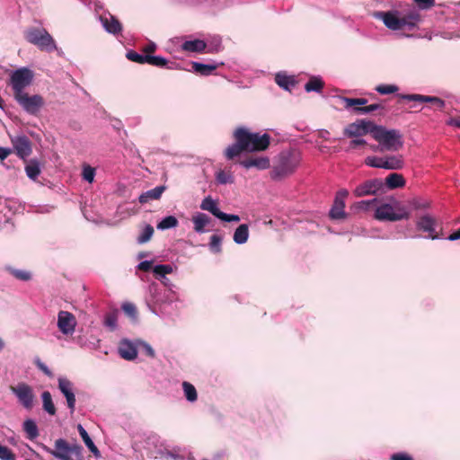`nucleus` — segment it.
<instances>
[{
  "label": "nucleus",
  "mask_w": 460,
  "mask_h": 460,
  "mask_svg": "<svg viewBox=\"0 0 460 460\" xmlns=\"http://www.w3.org/2000/svg\"><path fill=\"white\" fill-rule=\"evenodd\" d=\"M420 9L428 10L435 5V0H414Z\"/></svg>",
  "instance_id": "5fc2aeb1"
},
{
  "label": "nucleus",
  "mask_w": 460,
  "mask_h": 460,
  "mask_svg": "<svg viewBox=\"0 0 460 460\" xmlns=\"http://www.w3.org/2000/svg\"><path fill=\"white\" fill-rule=\"evenodd\" d=\"M34 363L38 367V368L41 370L46 376L49 377L52 376V372L43 362H41V360L39 358L35 359Z\"/></svg>",
  "instance_id": "4d7b16f0"
},
{
  "label": "nucleus",
  "mask_w": 460,
  "mask_h": 460,
  "mask_svg": "<svg viewBox=\"0 0 460 460\" xmlns=\"http://www.w3.org/2000/svg\"><path fill=\"white\" fill-rule=\"evenodd\" d=\"M221 243H222V238L217 234H213L210 237V243H209L210 250L215 253H220L222 252Z\"/></svg>",
  "instance_id": "a18cd8bd"
},
{
  "label": "nucleus",
  "mask_w": 460,
  "mask_h": 460,
  "mask_svg": "<svg viewBox=\"0 0 460 460\" xmlns=\"http://www.w3.org/2000/svg\"><path fill=\"white\" fill-rule=\"evenodd\" d=\"M58 388L66 399L67 407L71 412L75 409V396L73 392V384L66 378L58 379Z\"/></svg>",
  "instance_id": "a211bd4d"
},
{
  "label": "nucleus",
  "mask_w": 460,
  "mask_h": 460,
  "mask_svg": "<svg viewBox=\"0 0 460 460\" xmlns=\"http://www.w3.org/2000/svg\"><path fill=\"white\" fill-rule=\"evenodd\" d=\"M238 129L243 139L242 141L246 145L247 152H261L270 146V136L269 134L252 133L243 127H239Z\"/></svg>",
  "instance_id": "39448f33"
},
{
  "label": "nucleus",
  "mask_w": 460,
  "mask_h": 460,
  "mask_svg": "<svg viewBox=\"0 0 460 460\" xmlns=\"http://www.w3.org/2000/svg\"><path fill=\"white\" fill-rule=\"evenodd\" d=\"M142 349L144 353L149 357V358H155V352L154 349L147 343V342H142L141 343Z\"/></svg>",
  "instance_id": "bf43d9fd"
},
{
  "label": "nucleus",
  "mask_w": 460,
  "mask_h": 460,
  "mask_svg": "<svg viewBox=\"0 0 460 460\" xmlns=\"http://www.w3.org/2000/svg\"><path fill=\"white\" fill-rule=\"evenodd\" d=\"M76 320L73 314L67 311H60L58 316V326L64 334H71L75 332Z\"/></svg>",
  "instance_id": "dca6fc26"
},
{
  "label": "nucleus",
  "mask_w": 460,
  "mask_h": 460,
  "mask_svg": "<svg viewBox=\"0 0 460 460\" xmlns=\"http://www.w3.org/2000/svg\"><path fill=\"white\" fill-rule=\"evenodd\" d=\"M178 219L173 216H168L163 218L158 224L157 228L160 230H166L169 228L176 227L178 226Z\"/></svg>",
  "instance_id": "58836bf2"
},
{
  "label": "nucleus",
  "mask_w": 460,
  "mask_h": 460,
  "mask_svg": "<svg viewBox=\"0 0 460 460\" xmlns=\"http://www.w3.org/2000/svg\"><path fill=\"white\" fill-rule=\"evenodd\" d=\"M123 312L130 318L136 319L137 315V310L134 304L127 302L122 305Z\"/></svg>",
  "instance_id": "de8ad7c7"
},
{
  "label": "nucleus",
  "mask_w": 460,
  "mask_h": 460,
  "mask_svg": "<svg viewBox=\"0 0 460 460\" xmlns=\"http://www.w3.org/2000/svg\"><path fill=\"white\" fill-rule=\"evenodd\" d=\"M118 349L119 356L126 360H133L137 356L136 347L128 340L120 341Z\"/></svg>",
  "instance_id": "412c9836"
},
{
  "label": "nucleus",
  "mask_w": 460,
  "mask_h": 460,
  "mask_svg": "<svg viewBox=\"0 0 460 460\" xmlns=\"http://www.w3.org/2000/svg\"><path fill=\"white\" fill-rule=\"evenodd\" d=\"M126 58L132 61V62H136V63H138V64H146L147 63V55H141V54H138L137 53L136 51L134 50H129L127 52L126 54Z\"/></svg>",
  "instance_id": "37998d69"
},
{
  "label": "nucleus",
  "mask_w": 460,
  "mask_h": 460,
  "mask_svg": "<svg viewBox=\"0 0 460 460\" xmlns=\"http://www.w3.org/2000/svg\"><path fill=\"white\" fill-rule=\"evenodd\" d=\"M385 25L393 31L415 29L421 21L420 14L416 10H411L403 16H399L398 12H381L377 14Z\"/></svg>",
  "instance_id": "f03ea898"
},
{
  "label": "nucleus",
  "mask_w": 460,
  "mask_h": 460,
  "mask_svg": "<svg viewBox=\"0 0 460 460\" xmlns=\"http://www.w3.org/2000/svg\"><path fill=\"white\" fill-rule=\"evenodd\" d=\"M151 268H152V261H141L137 266V269L139 270H142L145 272L149 271L151 270Z\"/></svg>",
  "instance_id": "680f3d73"
},
{
  "label": "nucleus",
  "mask_w": 460,
  "mask_h": 460,
  "mask_svg": "<svg viewBox=\"0 0 460 460\" xmlns=\"http://www.w3.org/2000/svg\"><path fill=\"white\" fill-rule=\"evenodd\" d=\"M7 270L17 279L22 281H28L31 279V272L23 270H17L12 267H8Z\"/></svg>",
  "instance_id": "ea45409f"
},
{
  "label": "nucleus",
  "mask_w": 460,
  "mask_h": 460,
  "mask_svg": "<svg viewBox=\"0 0 460 460\" xmlns=\"http://www.w3.org/2000/svg\"><path fill=\"white\" fill-rule=\"evenodd\" d=\"M367 142L364 139H353L349 143V148L355 149L359 146H366Z\"/></svg>",
  "instance_id": "338daca9"
},
{
  "label": "nucleus",
  "mask_w": 460,
  "mask_h": 460,
  "mask_svg": "<svg viewBox=\"0 0 460 460\" xmlns=\"http://www.w3.org/2000/svg\"><path fill=\"white\" fill-rule=\"evenodd\" d=\"M376 91L380 94L394 93L398 91V87L394 84H380L376 87Z\"/></svg>",
  "instance_id": "09e8293b"
},
{
  "label": "nucleus",
  "mask_w": 460,
  "mask_h": 460,
  "mask_svg": "<svg viewBox=\"0 0 460 460\" xmlns=\"http://www.w3.org/2000/svg\"><path fill=\"white\" fill-rule=\"evenodd\" d=\"M216 178L217 181L221 184L233 183L234 181L231 172L223 170L217 173Z\"/></svg>",
  "instance_id": "c03bdc74"
},
{
  "label": "nucleus",
  "mask_w": 460,
  "mask_h": 460,
  "mask_svg": "<svg viewBox=\"0 0 460 460\" xmlns=\"http://www.w3.org/2000/svg\"><path fill=\"white\" fill-rule=\"evenodd\" d=\"M184 395L189 402H195L198 398V394L195 386L189 382L182 383Z\"/></svg>",
  "instance_id": "4c0bfd02"
},
{
  "label": "nucleus",
  "mask_w": 460,
  "mask_h": 460,
  "mask_svg": "<svg viewBox=\"0 0 460 460\" xmlns=\"http://www.w3.org/2000/svg\"><path fill=\"white\" fill-rule=\"evenodd\" d=\"M447 239L449 241H456L460 239V228L456 230V232L452 233Z\"/></svg>",
  "instance_id": "774afa93"
},
{
  "label": "nucleus",
  "mask_w": 460,
  "mask_h": 460,
  "mask_svg": "<svg viewBox=\"0 0 460 460\" xmlns=\"http://www.w3.org/2000/svg\"><path fill=\"white\" fill-rule=\"evenodd\" d=\"M240 164L246 169L254 167L258 170H265L270 166V162L266 156H251L240 161Z\"/></svg>",
  "instance_id": "aec40b11"
},
{
  "label": "nucleus",
  "mask_w": 460,
  "mask_h": 460,
  "mask_svg": "<svg viewBox=\"0 0 460 460\" xmlns=\"http://www.w3.org/2000/svg\"><path fill=\"white\" fill-rule=\"evenodd\" d=\"M41 398L44 411H47L49 415H55L57 410L52 401L51 394L49 391H44L41 394Z\"/></svg>",
  "instance_id": "c85d7f7f"
},
{
  "label": "nucleus",
  "mask_w": 460,
  "mask_h": 460,
  "mask_svg": "<svg viewBox=\"0 0 460 460\" xmlns=\"http://www.w3.org/2000/svg\"><path fill=\"white\" fill-rule=\"evenodd\" d=\"M220 220L222 221H225V222H239L240 221V217L238 215H230V214H226L225 212H222L220 217H219Z\"/></svg>",
  "instance_id": "13d9d810"
},
{
  "label": "nucleus",
  "mask_w": 460,
  "mask_h": 460,
  "mask_svg": "<svg viewBox=\"0 0 460 460\" xmlns=\"http://www.w3.org/2000/svg\"><path fill=\"white\" fill-rule=\"evenodd\" d=\"M27 176L31 180H36L40 173L39 162L35 159L31 160L25 166Z\"/></svg>",
  "instance_id": "f704fd0d"
},
{
  "label": "nucleus",
  "mask_w": 460,
  "mask_h": 460,
  "mask_svg": "<svg viewBox=\"0 0 460 460\" xmlns=\"http://www.w3.org/2000/svg\"><path fill=\"white\" fill-rule=\"evenodd\" d=\"M275 81L278 85L286 90H289L290 86H295L296 84V81L294 80L293 77L280 73L276 75Z\"/></svg>",
  "instance_id": "72a5a7b5"
},
{
  "label": "nucleus",
  "mask_w": 460,
  "mask_h": 460,
  "mask_svg": "<svg viewBox=\"0 0 460 460\" xmlns=\"http://www.w3.org/2000/svg\"><path fill=\"white\" fill-rule=\"evenodd\" d=\"M200 208L210 212L213 216L219 219L222 211L218 208L217 203L212 199L210 196L205 198L201 204Z\"/></svg>",
  "instance_id": "bb28decb"
},
{
  "label": "nucleus",
  "mask_w": 460,
  "mask_h": 460,
  "mask_svg": "<svg viewBox=\"0 0 460 460\" xmlns=\"http://www.w3.org/2000/svg\"><path fill=\"white\" fill-rule=\"evenodd\" d=\"M13 98L26 112L32 115L37 114L44 105V100L39 94L30 96L28 93H22Z\"/></svg>",
  "instance_id": "f8f14e48"
},
{
  "label": "nucleus",
  "mask_w": 460,
  "mask_h": 460,
  "mask_svg": "<svg viewBox=\"0 0 460 460\" xmlns=\"http://www.w3.org/2000/svg\"><path fill=\"white\" fill-rule=\"evenodd\" d=\"M406 181L402 174L393 172L385 178V185L389 190L403 188Z\"/></svg>",
  "instance_id": "b1692460"
},
{
  "label": "nucleus",
  "mask_w": 460,
  "mask_h": 460,
  "mask_svg": "<svg viewBox=\"0 0 460 460\" xmlns=\"http://www.w3.org/2000/svg\"><path fill=\"white\" fill-rule=\"evenodd\" d=\"M12 142L19 157L25 159L31 155V143L26 136L17 137Z\"/></svg>",
  "instance_id": "6ab92c4d"
},
{
  "label": "nucleus",
  "mask_w": 460,
  "mask_h": 460,
  "mask_svg": "<svg viewBox=\"0 0 460 460\" xmlns=\"http://www.w3.org/2000/svg\"><path fill=\"white\" fill-rule=\"evenodd\" d=\"M101 22L105 30L110 33L117 34L122 30L121 23L114 16H111L110 18L101 17Z\"/></svg>",
  "instance_id": "393cba45"
},
{
  "label": "nucleus",
  "mask_w": 460,
  "mask_h": 460,
  "mask_svg": "<svg viewBox=\"0 0 460 460\" xmlns=\"http://www.w3.org/2000/svg\"><path fill=\"white\" fill-rule=\"evenodd\" d=\"M23 429L27 433V438L31 440L39 436L38 427L32 420L29 419L23 422Z\"/></svg>",
  "instance_id": "e433bc0d"
},
{
  "label": "nucleus",
  "mask_w": 460,
  "mask_h": 460,
  "mask_svg": "<svg viewBox=\"0 0 460 460\" xmlns=\"http://www.w3.org/2000/svg\"><path fill=\"white\" fill-rule=\"evenodd\" d=\"M0 459L1 460H15V455L6 446L0 443Z\"/></svg>",
  "instance_id": "8fccbe9b"
},
{
  "label": "nucleus",
  "mask_w": 460,
  "mask_h": 460,
  "mask_svg": "<svg viewBox=\"0 0 460 460\" xmlns=\"http://www.w3.org/2000/svg\"><path fill=\"white\" fill-rule=\"evenodd\" d=\"M234 138L235 143L229 146L225 151V155L228 160H233L234 157L239 156L244 151L247 152L246 145L242 141L243 139L238 128L234 132Z\"/></svg>",
  "instance_id": "f3484780"
},
{
  "label": "nucleus",
  "mask_w": 460,
  "mask_h": 460,
  "mask_svg": "<svg viewBox=\"0 0 460 460\" xmlns=\"http://www.w3.org/2000/svg\"><path fill=\"white\" fill-rule=\"evenodd\" d=\"M390 460H414V458L405 452L394 453L390 456Z\"/></svg>",
  "instance_id": "6e6d98bb"
},
{
  "label": "nucleus",
  "mask_w": 460,
  "mask_h": 460,
  "mask_svg": "<svg viewBox=\"0 0 460 460\" xmlns=\"http://www.w3.org/2000/svg\"><path fill=\"white\" fill-rule=\"evenodd\" d=\"M375 126L371 121L359 119L349 124L344 129V135L348 137H361L367 133L371 134L372 127Z\"/></svg>",
  "instance_id": "4468645a"
},
{
  "label": "nucleus",
  "mask_w": 460,
  "mask_h": 460,
  "mask_svg": "<svg viewBox=\"0 0 460 460\" xmlns=\"http://www.w3.org/2000/svg\"><path fill=\"white\" fill-rule=\"evenodd\" d=\"M207 44L201 40H187L182 44V49L190 52H202Z\"/></svg>",
  "instance_id": "cd10ccee"
},
{
  "label": "nucleus",
  "mask_w": 460,
  "mask_h": 460,
  "mask_svg": "<svg viewBox=\"0 0 460 460\" xmlns=\"http://www.w3.org/2000/svg\"><path fill=\"white\" fill-rule=\"evenodd\" d=\"M371 136L378 142V146L373 147L374 151L396 152L403 146V137L398 129H387L383 126L372 127Z\"/></svg>",
  "instance_id": "f257e3e1"
},
{
  "label": "nucleus",
  "mask_w": 460,
  "mask_h": 460,
  "mask_svg": "<svg viewBox=\"0 0 460 460\" xmlns=\"http://www.w3.org/2000/svg\"><path fill=\"white\" fill-rule=\"evenodd\" d=\"M341 100L344 102V107L346 109L352 108L356 113L367 114L372 111H379L380 114H383V111H385V106L381 102H375L367 105L368 100L366 98L342 97Z\"/></svg>",
  "instance_id": "6e6552de"
},
{
  "label": "nucleus",
  "mask_w": 460,
  "mask_h": 460,
  "mask_svg": "<svg viewBox=\"0 0 460 460\" xmlns=\"http://www.w3.org/2000/svg\"><path fill=\"white\" fill-rule=\"evenodd\" d=\"M345 203L344 201H337L334 199V203L330 210V217L332 219H341L345 217Z\"/></svg>",
  "instance_id": "2f4dec72"
},
{
  "label": "nucleus",
  "mask_w": 460,
  "mask_h": 460,
  "mask_svg": "<svg viewBox=\"0 0 460 460\" xmlns=\"http://www.w3.org/2000/svg\"><path fill=\"white\" fill-rule=\"evenodd\" d=\"M409 217L408 212L403 209H399V211L396 212L390 204H383L375 211V218L379 221L395 222L402 219H408Z\"/></svg>",
  "instance_id": "9d476101"
},
{
  "label": "nucleus",
  "mask_w": 460,
  "mask_h": 460,
  "mask_svg": "<svg viewBox=\"0 0 460 460\" xmlns=\"http://www.w3.org/2000/svg\"><path fill=\"white\" fill-rule=\"evenodd\" d=\"M300 163V155L294 149L284 150L277 156L270 177L275 181L282 180L291 175Z\"/></svg>",
  "instance_id": "7ed1b4c3"
},
{
  "label": "nucleus",
  "mask_w": 460,
  "mask_h": 460,
  "mask_svg": "<svg viewBox=\"0 0 460 460\" xmlns=\"http://www.w3.org/2000/svg\"><path fill=\"white\" fill-rule=\"evenodd\" d=\"M146 59L147 64L157 67H164L168 64V60L160 56L147 55Z\"/></svg>",
  "instance_id": "79ce46f5"
},
{
  "label": "nucleus",
  "mask_w": 460,
  "mask_h": 460,
  "mask_svg": "<svg viewBox=\"0 0 460 460\" xmlns=\"http://www.w3.org/2000/svg\"><path fill=\"white\" fill-rule=\"evenodd\" d=\"M83 178L87 181L88 182H93L95 175V170L94 168L91 167L90 165H86L83 169Z\"/></svg>",
  "instance_id": "603ef678"
},
{
  "label": "nucleus",
  "mask_w": 460,
  "mask_h": 460,
  "mask_svg": "<svg viewBox=\"0 0 460 460\" xmlns=\"http://www.w3.org/2000/svg\"><path fill=\"white\" fill-rule=\"evenodd\" d=\"M384 183L381 179H371L363 181L359 185H358L354 190L353 194L355 197H364L368 195H376L383 187Z\"/></svg>",
  "instance_id": "ddd939ff"
},
{
  "label": "nucleus",
  "mask_w": 460,
  "mask_h": 460,
  "mask_svg": "<svg viewBox=\"0 0 460 460\" xmlns=\"http://www.w3.org/2000/svg\"><path fill=\"white\" fill-rule=\"evenodd\" d=\"M10 390L25 409L31 410L33 407L35 396L32 388L28 384L18 383L16 385H11Z\"/></svg>",
  "instance_id": "9b49d317"
},
{
  "label": "nucleus",
  "mask_w": 460,
  "mask_h": 460,
  "mask_svg": "<svg viewBox=\"0 0 460 460\" xmlns=\"http://www.w3.org/2000/svg\"><path fill=\"white\" fill-rule=\"evenodd\" d=\"M383 157L369 156L366 159V164L374 168H381Z\"/></svg>",
  "instance_id": "864d4df0"
},
{
  "label": "nucleus",
  "mask_w": 460,
  "mask_h": 460,
  "mask_svg": "<svg viewBox=\"0 0 460 460\" xmlns=\"http://www.w3.org/2000/svg\"><path fill=\"white\" fill-rule=\"evenodd\" d=\"M249 238V226L246 224L240 225L234 231L233 240L237 244H243Z\"/></svg>",
  "instance_id": "a878e982"
},
{
  "label": "nucleus",
  "mask_w": 460,
  "mask_h": 460,
  "mask_svg": "<svg viewBox=\"0 0 460 460\" xmlns=\"http://www.w3.org/2000/svg\"><path fill=\"white\" fill-rule=\"evenodd\" d=\"M26 40L40 49L51 52L57 49L55 40L50 34L43 28L32 27L25 31Z\"/></svg>",
  "instance_id": "20e7f679"
},
{
  "label": "nucleus",
  "mask_w": 460,
  "mask_h": 460,
  "mask_svg": "<svg viewBox=\"0 0 460 460\" xmlns=\"http://www.w3.org/2000/svg\"><path fill=\"white\" fill-rule=\"evenodd\" d=\"M156 49V45L154 42H151L143 48V52L145 55H151Z\"/></svg>",
  "instance_id": "69168bd1"
},
{
  "label": "nucleus",
  "mask_w": 460,
  "mask_h": 460,
  "mask_svg": "<svg viewBox=\"0 0 460 460\" xmlns=\"http://www.w3.org/2000/svg\"><path fill=\"white\" fill-rule=\"evenodd\" d=\"M33 80V72L22 67L13 71L10 76V85L13 91V97L24 93V89L31 84Z\"/></svg>",
  "instance_id": "0eeeda50"
},
{
  "label": "nucleus",
  "mask_w": 460,
  "mask_h": 460,
  "mask_svg": "<svg viewBox=\"0 0 460 460\" xmlns=\"http://www.w3.org/2000/svg\"><path fill=\"white\" fill-rule=\"evenodd\" d=\"M154 234V227L151 225H146L143 229L142 234L137 237L138 243H145L152 238Z\"/></svg>",
  "instance_id": "a19ab883"
},
{
  "label": "nucleus",
  "mask_w": 460,
  "mask_h": 460,
  "mask_svg": "<svg viewBox=\"0 0 460 460\" xmlns=\"http://www.w3.org/2000/svg\"><path fill=\"white\" fill-rule=\"evenodd\" d=\"M349 191L346 189L340 190L335 197V200L337 201H344V199L348 197Z\"/></svg>",
  "instance_id": "0e129e2a"
},
{
  "label": "nucleus",
  "mask_w": 460,
  "mask_h": 460,
  "mask_svg": "<svg viewBox=\"0 0 460 460\" xmlns=\"http://www.w3.org/2000/svg\"><path fill=\"white\" fill-rule=\"evenodd\" d=\"M78 432L84 440L86 447L89 448V450L93 453L94 455H97L99 453V450L97 447L93 442L92 438L88 435L87 431L84 429V427L81 424H78L77 426Z\"/></svg>",
  "instance_id": "7c9ffc66"
},
{
  "label": "nucleus",
  "mask_w": 460,
  "mask_h": 460,
  "mask_svg": "<svg viewBox=\"0 0 460 460\" xmlns=\"http://www.w3.org/2000/svg\"><path fill=\"white\" fill-rule=\"evenodd\" d=\"M209 217L206 214L199 213L192 218L194 224V230L197 233H203L204 228L209 223Z\"/></svg>",
  "instance_id": "c756f323"
},
{
  "label": "nucleus",
  "mask_w": 460,
  "mask_h": 460,
  "mask_svg": "<svg viewBox=\"0 0 460 460\" xmlns=\"http://www.w3.org/2000/svg\"><path fill=\"white\" fill-rule=\"evenodd\" d=\"M377 201L376 199L371 200H362L358 202V208L363 209H368L371 206H373Z\"/></svg>",
  "instance_id": "e2e57ef3"
},
{
  "label": "nucleus",
  "mask_w": 460,
  "mask_h": 460,
  "mask_svg": "<svg viewBox=\"0 0 460 460\" xmlns=\"http://www.w3.org/2000/svg\"><path fill=\"white\" fill-rule=\"evenodd\" d=\"M217 66L210 64H201L199 62H192V69L194 72L201 75H208L212 74L214 70H216Z\"/></svg>",
  "instance_id": "c9c22d12"
},
{
  "label": "nucleus",
  "mask_w": 460,
  "mask_h": 460,
  "mask_svg": "<svg viewBox=\"0 0 460 460\" xmlns=\"http://www.w3.org/2000/svg\"><path fill=\"white\" fill-rule=\"evenodd\" d=\"M324 86V82L316 76H312L308 82L305 85V89L306 92H321Z\"/></svg>",
  "instance_id": "473e14b6"
},
{
  "label": "nucleus",
  "mask_w": 460,
  "mask_h": 460,
  "mask_svg": "<svg viewBox=\"0 0 460 460\" xmlns=\"http://www.w3.org/2000/svg\"><path fill=\"white\" fill-rule=\"evenodd\" d=\"M117 313L111 312L105 315L104 318V324L109 327L111 331L115 330L117 327Z\"/></svg>",
  "instance_id": "49530a36"
},
{
  "label": "nucleus",
  "mask_w": 460,
  "mask_h": 460,
  "mask_svg": "<svg viewBox=\"0 0 460 460\" xmlns=\"http://www.w3.org/2000/svg\"><path fill=\"white\" fill-rule=\"evenodd\" d=\"M416 227L420 231L428 233V237L432 240L438 239L442 235L440 233L437 232L438 227L442 231L440 224L435 217L429 214L420 217L416 222Z\"/></svg>",
  "instance_id": "1a4fd4ad"
},
{
  "label": "nucleus",
  "mask_w": 460,
  "mask_h": 460,
  "mask_svg": "<svg viewBox=\"0 0 460 460\" xmlns=\"http://www.w3.org/2000/svg\"><path fill=\"white\" fill-rule=\"evenodd\" d=\"M41 448L59 460H73V455H77L81 447L77 445H71L64 438H58L55 441L54 448L41 444Z\"/></svg>",
  "instance_id": "423d86ee"
},
{
  "label": "nucleus",
  "mask_w": 460,
  "mask_h": 460,
  "mask_svg": "<svg viewBox=\"0 0 460 460\" xmlns=\"http://www.w3.org/2000/svg\"><path fill=\"white\" fill-rule=\"evenodd\" d=\"M411 204L415 209H425V208H429V205H430L429 202H428V201H420L418 199H414L411 202Z\"/></svg>",
  "instance_id": "052dcab7"
},
{
  "label": "nucleus",
  "mask_w": 460,
  "mask_h": 460,
  "mask_svg": "<svg viewBox=\"0 0 460 460\" xmlns=\"http://www.w3.org/2000/svg\"><path fill=\"white\" fill-rule=\"evenodd\" d=\"M400 101L414 102H429L437 107L438 110H443L445 107V102L436 96H426L421 94H398Z\"/></svg>",
  "instance_id": "2eb2a0df"
},
{
  "label": "nucleus",
  "mask_w": 460,
  "mask_h": 460,
  "mask_svg": "<svg viewBox=\"0 0 460 460\" xmlns=\"http://www.w3.org/2000/svg\"><path fill=\"white\" fill-rule=\"evenodd\" d=\"M165 189V186H157L152 190L143 192L139 196L138 200L141 204L147 203L150 200H157L161 198Z\"/></svg>",
  "instance_id": "4be33fe9"
},
{
  "label": "nucleus",
  "mask_w": 460,
  "mask_h": 460,
  "mask_svg": "<svg viewBox=\"0 0 460 460\" xmlns=\"http://www.w3.org/2000/svg\"><path fill=\"white\" fill-rule=\"evenodd\" d=\"M154 273L160 277H164L167 274H170L172 271V268L170 265H156L154 270Z\"/></svg>",
  "instance_id": "3c124183"
},
{
  "label": "nucleus",
  "mask_w": 460,
  "mask_h": 460,
  "mask_svg": "<svg viewBox=\"0 0 460 460\" xmlns=\"http://www.w3.org/2000/svg\"><path fill=\"white\" fill-rule=\"evenodd\" d=\"M403 167V160L402 155H391L383 157L381 168L387 170H399Z\"/></svg>",
  "instance_id": "5701e85b"
}]
</instances>
